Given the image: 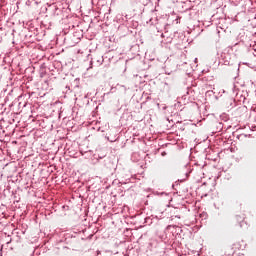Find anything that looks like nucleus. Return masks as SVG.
<instances>
[{
	"label": "nucleus",
	"instance_id": "obj_1",
	"mask_svg": "<svg viewBox=\"0 0 256 256\" xmlns=\"http://www.w3.org/2000/svg\"><path fill=\"white\" fill-rule=\"evenodd\" d=\"M26 175H27V177H28L29 179H28V181H27V183H26L27 186L25 187V189H29V187H33V178H30L29 173H27Z\"/></svg>",
	"mask_w": 256,
	"mask_h": 256
},
{
	"label": "nucleus",
	"instance_id": "obj_2",
	"mask_svg": "<svg viewBox=\"0 0 256 256\" xmlns=\"http://www.w3.org/2000/svg\"><path fill=\"white\" fill-rule=\"evenodd\" d=\"M232 249H233V253H237V251H239L240 249L239 243H234Z\"/></svg>",
	"mask_w": 256,
	"mask_h": 256
},
{
	"label": "nucleus",
	"instance_id": "obj_3",
	"mask_svg": "<svg viewBox=\"0 0 256 256\" xmlns=\"http://www.w3.org/2000/svg\"><path fill=\"white\" fill-rule=\"evenodd\" d=\"M28 193H31V190H28Z\"/></svg>",
	"mask_w": 256,
	"mask_h": 256
},
{
	"label": "nucleus",
	"instance_id": "obj_4",
	"mask_svg": "<svg viewBox=\"0 0 256 256\" xmlns=\"http://www.w3.org/2000/svg\"><path fill=\"white\" fill-rule=\"evenodd\" d=\"M162 37H164V34L162 33Z\"/></svg>",
	"mask_w": 256,
	"mask_h": 256
},
{
	"label": "nucleus",
	"instance_id": "obj_5",
	"mask_svg": "<svg viewBox=\"0 0 256 256\" xmlns=\"http://www.w3.org/2000/svg\"><path fill=\"white\" fill-rule=\"evenodd\" d=\"M30 256H33V254H31Z\"/></svg>",
	"mask_w": 256,
	"mask_h": 256
}]
</instances>
